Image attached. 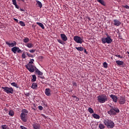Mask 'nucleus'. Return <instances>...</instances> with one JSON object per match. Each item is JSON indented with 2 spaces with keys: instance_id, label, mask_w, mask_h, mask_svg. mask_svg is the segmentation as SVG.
I'll list each match as a JSON object with an SVG mask.
<instances>
[{
  "instance_id": "nucleus-55",
  "label": "nucleus",
  "mask_w": 129,
  "mask_h": 129,
  "mask_svg": "<svg viewBox=\"0 0 129 129\" xmlns=\"http://www.w3.org/2000/svg\"><path fill=\"white\" fill-rule=\"evenodd\" d=\"M22 1V2H25V0H21Z\"/></svg>"
},
{
  "instance_id": "nucleus-1",
  "label": "nucleus",
  "mask_w": 129,
  "mask_h": 129,
  "mask_svg": "<svg viewBox=\"0 0 129 129\" xmlns=\"http://www.w3.org/2000/svg\"><path fill=\"white\" fill-rule=\"evenodd\" d=\"M25 67L29 72H31V73L35 72V71L36 74H38L39 76H42V75H43V73L40 71L39 69H37V68L33 64H26L25 65Z\"/></svg>"
},
{
  "instance_id": "nucleus-21",
  "label": "nucleus",
  "mask_w": 129,
  "mask_h": 129,
  "mask_svg": "<svg viewBox=\"0 0 129 129\" xmlns=\"http://www.w3.org/2000/svg\"><path fill=\"white\" fill-rule=\"evenodd\" d=\"M37 87H38V84H37V83H32L31 88H32L33 89H36Z\"/></svg>"
},
{
  "instance_id": "nucleus-33",
  "label": "nucleus",
  "mask_w": 129,
  "mask_h": 129,
  "mask_svg": "<svg viewBox=\"0 0 129 129\" xmlns=\"http://www.w3.org/2000/svg\"><path fill=\"white\" fill-rule=\"evenodd\" d=\"M88 111L90 112V113H93L94 112V111L93 110V109L91 107H89L88 108Z\"/></svg>"
},
{
  "instance_id": "nucleus-10",
  "label": "nucleus",
  "mask_w": 129,
  "mask_h": 129,
  "mask_svg": "<svg viewBox=\"0 0 129 129\" xmlns=\"http://www.w3.org/2000/svg\"><path fill=\"white\" fill-rule=\"evenodd\" d=\"M125 101V98L123 96H121L119 98L118 103L119 104H124Z\"/></svg>"
},
{
  "instance_id": "nucleus-50",
  "label": "nucleus",
  "mask_w": 129,
  "mask_h": 129,
  "mask_svg": "<svg viewBox=\"0 0 129 129\" xmlns=\"http://www.w3.org/2000/svg\"><path fill=\"white\" fill-rule=\"evenodd\" d=\"M27 56H28V57H31V55L32 54H31L30 53H27Z\"/></svg>"
},
{
  "instance_id": "nucleus-11",
  "label": "nucleus",
  "mask_w": 129,
  "mask_h": 129,
  "mask_svg": "<svg viewBox=\"0 0 129 129\" xmlns=\"http://www.w3.org/2000/svg\"><path fill=\"white\" fill-rule=\"evenodd\" d=\"M20 117L21 120L23 121L24 122H27V120H28L27 118V115H23L21 114Z\"/></svg>"
},
{
  "instance_id": "nucleus-18",
  "label": "nucleus",
  "mask_w": 129,
  "mask_h": 129,
  "mask_svg": "<svg viewBox=\"0 0 129 129\" xmlns=\"http://www.w3.org/2000/svg\"><path fill=\"white\" fill-rule=\"evenodd\" d=\"M92 116H93V117L96 119H99V118H100V116L96 113H93L92 114Z\"/></svg>"
},
{
  "instance_id": "nucleus-16",
  "label": "nucleus",
  "mask_w": 129,
  "mask_h": 129,
  "mask_svg": "<svg viewBox=\"0 0 129 129\" xmlns=\"http://www.w3.org/2000/svg\"><path fill=\"white\" fill-rule=\"evenodd\" d=\"M45 94L47 96H50L51 95V90L49 88H46L45 89Z\"/></svg>"
},
{
  "instance_id": "nucleus-27",
  "label": "nucleus",
  "mask_w": 129,
  "mask_h": 129,
  "mask_svg": "<svg viewBox=\"0 0 129 129\" xmlns=\"http://www.w3.org/2000/svg\"><path fill=\"white\" fill-rule=\"evenodd\" d=\"M11 85L12 86H14V87H16V88H19V86H18V84H17V83H16L15 82L12 83Z\"/></svg>"
},
{
  "instance_id": "nucleus-15",
  "label": "nucleus",
  "mask_w": 129,
  "mask_h": 129,
  "mask_svg": "<svg viewBox=\"0 0 129 129\" xmlns=\"http://www.w3.org/2000/svg\"><path fill=\"white\" fill-rule=\"evenodd\" d=\"M60 38L61 40L63 41V42H66V41L68 40V38H67V36H66V35L64 34H60Z\"/></svg>"
},
{
  "instance_id": "nucleus-22",
  "label": "nucleus",
  "mask_w": 129,
  "mask_h": 129,
  "mask_svg": "<svg viewBox=\"0 0 129 129\" xmlns=\"http://www.w3.org/2000/svg\"><path fill=\"white\" fill-rule=\"evenodd\" d=\"M116 63L117 64L121 66V65H123V61H121V60H116Z\"/></svg>"
},
{
  "instance_id": "nucleus-29",
  "label": "nucleus",
  "mask_w": 129,
  "mask_h": 129,
  "mask_svg": "<svg viewBox=\"0 0 129 129\" xmlns=\"http://www.w3.org/2000/svg\"><path fill=\"white\" fill-rule=\"evenodd\" d=\"M72 97H73V98H74V100H75L76 101H79V98L77 97L76 96L72 95Z\"/></svg>"
},
{
  "instance_id": "nucleus-56",
  "label": "nucleus",
  "mask_w": 129,
  "mask_h": 129,
  "mask_svg": "<svg viewBox=\"0 0 129 129\" xmlns=\"http://www.w3.org/2000/svg\"><path fill=\"white\" fill-rule=\"evenodd\" d=\"M127 53H128V54L129 55V52L127 51Z\"/></svg>"
},
{
  "instance_id": "nucleus-2",
  "label": "nucleus",
  "mask_w": 129,
  "mask_h": 129,
  "mask_svg": "<svg viewBox=\"0 0 129 129\" xmlns=\"http://www.w3.org/2000/svg\"><path fill=\"white\" fill-rule=\"evenodd\" d=\"M97 100L99 103H105L106 101H108L107 96L105 94H101L97 97Z\"/></svg>"
},
{
  "instance_id": "nucleus-30",
  "label": "nucleus",
  "mask_w": 129,
  "mask_h": 129,
  "mask_svg": "<svg viewBox=\"0 0 129 129\" xmlns=\"http://www.w3.org/2000/svg\"><path fill=\"white\" fill-rule=\"evenodd\" d=\"M76 49L78 51H83L84 50V48H83L82 47H76Z\"/></svg>"
},
{
  "instance_id": "nucleus-41",
  "label": "nucleus",
  "mask_w": 129,
  "mask_h": 129,
  "mask_svg": "<svg viewBox=\"0 0 129 129\" xmlns=\"http://www.w3.org/2000/svg\"><path fill=\"white\" fill-rule=\"evenodd\" d=\"M22 58H23V59H26V54H25V53H23L22 54Z\"/></svg>"
},
{
  "instance_id": "nucleus-53",
  "label": "nucleus",
  "mask_w": 129,
  "mask_h": 129,
  "mask_svg": "<svg viewBox=\"0 0 129 129\" xmlns=\"http://www.w3.org/2000/svg\"><path fill=\"white\" fill-rule=\"evenodd\" d=\"M20 11H21V12H24V9H20Z\"/></svg>"
},
{
  "instance_id": "nucleus-43",
  "label": "nucleus",
  "mask_w": 129,
  "mask_h": 129,
  "mask_svg": "<svg viewBox=\"0 0 129 129\" xmlns=\"http://www.w3.org/2000/svg\"><path fill=\"white\" fill-rule=\"evenodd\" d=\"M115 56V57H118V58H122V57L119 54H116Z\"/></svg>"
},
{
  "instance_id": "nucleus-9",
  "label": "nucleus",
  "mask_w": 129,
  "mask_h": 129,
  "mask_svg": "<svg viewBox=\"0 0 129 129\" xmlns=\"http://www.w3.org/2000/svg\"><path fill=\"white\" fill-rule=\"evenodd\" d=\"M6 44L8 45L9 48H13V47L17 46V42L16 41H13L12 43H11L10 41H6Z\"/></svg>"
},
{
  "instance_id": "nucleus-14",
  "label": "nucleus",
  "mask_w": 129,
  "mask_h": 129,
  "mask_svg": "<svg viewBox=\"0 0 129 129\" xmlns=\"http://www.w3.org/2000/svg\"><path fill=\"white\" fill-rule=\"evenodd\" d=\"M114 22V25L116 26L117 27H118L119 26H120L121 25V22L119 21V20L117 19H115L113 20Z\"/></svg>"
},
{
  "instance_id": "nucleus-45",
  "label": "nucleus",
  "mask_w": 129,
  "mask_h": 129,
  "mask_svg": "<svg viewBox=\"0 0 129 129\" xmlns=\"http://www.w3.org/2000/svg\"><path fill=\"white\" fill-rule=\"evenodd\" d=\"M20 128H21V129H27V127H25V126H23V125H21V126H20Z\"/></svg>"
},
{
  "instance_id": "nucleus-40",
  "label": "nucleus",
  "mask_w": 129,
  "mask_h": 129,
  "mask_svg": "<svg viewBox=\"0 0 129 129\" xmlns=\"http://www.w3.org/2000/svg\"><path fill=\"white\" fill-rule=\"evenodd\" d=\"M12 3L14 5H17V0H12Z\"/></svg>"
},
{
  "instance_id": "nucleus-39",
  "label": "nucleus",
  "mask_w": 129,
  "mask_h": 129,
  "mask_svg": "<svg viewBox=\"0 0 129 129\" xmlns=\"http://www.w3.org/2000/svg\"><path fill=\"white\" fill-rule=\"evenodd\" d=\"M30 53H35L36 52V49H30L29 50Z\"/></svg>"
},
{
  "instance_id": "nucleus-51",
  "label": "nucleus",
  "mask_w": 129,
  "mask_h": 129,
  "mask_svg": "<svg viewBox=\"0 0 129 129\" xmlns=\"http://www.w3.org/2000/svg\"><path fill=\"white\" fill-rule=\"evenodd\" d=\"M84 53H85L86 54H88V52L86 51V49H84Z\"/></svg>"
},
{
  "instance_id": "nucleus-38",
  "label": "nucleus",
  "mask_w": 129,
  "mask_h": 129,
  "mask_svg": "<svg viewBox=\"0 0 129 129\" xmlns=\"http://www.w3.org/2000/svg\"><path fill=\"white\" fill-rule=\"evenodd\" d=\"M103 66L104 68H107V63H106V62H104L103 63Z\"/></svg>"
},
{
  "instance_id": "nucleus-28",
  "label": "nucleus",
  "mask_w": 129,
  "mask_h": 129,
  "mask_svg": "<svg viewBox=\"0 0 129 129\" xmlns=\"http://www.w3.org/2000/svg\"><path fill=\"white\" fill-rule=\"evenodd\" d=\"M29 41H30V39L28 37H25L24 39H23V42L24 43H28Z\"/></svg>"
},
{
  "instance_id": "nucleus-47",
  "label": "nucleus",
  "mask_w": 129,
  "mask_h": 129,
  "mask_svg": "<svg viewBox=\"0 0 129 129\" xmlns=\"http://www.w3.org/2000/svg\"><path fill=\"white\" fill-rule=\"evenodd\" d=\"M123 8H125V9H128L129 6L128 5H125V6H123Z\"/></svg>"
},
{
  "instance_id": "nucleus-19",
  "label": "nucleus",
  "mask_w": 129,
  "mask_h": 129,
  "mask_svg": "<svg viewBox=\"0 0 129 129\" xmlns=\"http://www.w3.org/2000/svg\"><path fill=\"white\" fill-rule=\"evenodd\" d=\"M28 113H29V112L27 109H22L21 114H23L24 115H28Z\"/></svg>"
},
{
  "instance_id": "nucleus-13",
  "label": "nucleus",
  "mask_w": 129,
  "mask_h": 129,
  "mask_svg": "<svg viewBox=\"0 0 129 129\" xmlns=\"http://www.w3.org/2000/svg\"><path fill=\"white\" fill-rule=\"evenodd\" d=\"M34 129H41V125L38 123H34L32 124Z\"/></svg>"
},
{
  "instance_id": "nucleus-3",
  "label": "nucleus",
  "mask_w": 129,
  "mask_h": 129,
  "mask_svg": "<svg viewBox=\"0 0 129 129\" xmlns=\"http://www.w3.org/2000/svg\"><path fill=\"white\" fill-rule=\"evenodd\" d=\"M119 112V109L117 107L111 106V108L109 110L107 111V113L109 115H116L117 113Z\"/></svg>"
},
{
  "instance_id": "nucleus-34",
  "label": "nucleus",
  "mask_w": 129,
  "mask_h": 129,
  "mask_svg": "<svg viewBox=\"0 0 129 129\" xmlns=\"http://www.w3.org/2000/svg\"><path fill=\"white\" fill-rule=\"evenodd\" d=\"M35 61V60L34 59H30V61L29 62V63L27 64V65H32V64L34 63V62Z\"/></svg>"
},
{
  "instance_id": "nucleus-48",
  "label": "nucleus",
  "mask_w": 129,
  "mask_h": 129,
  "mask_svg": "<svg viewBox=\"0 0 129 129\" xmlns=\"http://www.w3.org/2000/svg\"><path fill=\"white\" fill-rule=\"evenodd\" d=\"M14 20L16 22V23H18L19 22V20H18V19H16V18H14Z\"/></svg>"
},
{
  "instance_id": "nucleus-17",
  "label": "nucleus",
  "mask_w": 129,
  "mask_h": 129,
  "mask_svg": "<svg viewBox=\"0 0 129 129\" xmlns=\"http://www.w3.org/2000/svg\"><path fill=\"white\" fill-rule=\"evenodd\" d=\"M36 5L37 6L38 8H40V9H42V7H43V4H42V3H41V2L38 0H36Z\"/></svg>"
},
{
  "instance_id": "nucleus-37",
  "label": "nucleus",
  "mask_w": 129,
  "mask_h": 129,
  "mask_svg": "<svg viewBox=\"0 0 129 129\" xmlns=\"http://www.w3.org/2000/svg\"><path fill=\"white\" fill-rule=\"evenodd\" d=\"M2 127L3 129H7L8 126L7 125H2Z\"/></svg>"
},
{
  "instance_id": "nucleus-31",
  "label": "nucleus",
  "mask_w": 129,
  "mask_h": 129,
  "mask_svg": "<svg viewBox=\"0 0 129 129\" xmlns=\"http://www.w3.org/2000/svg\"><path fill=\"white\" fill-rule=\"evenodd\" d=\"M14 115H15V112H14V111L11 110L9 111V115H11V116H14Z\"/></svg>"
},
{
  "instance_id": "nucleus-44",
  "label": "nucleus",
  "mask_w": 129,
  "mask_h": 129,
  "mask_svg": "<svg viewBox=\"0 0 129 129\" xmlns=\"http://www.w3.org/2000/svg\"><path fill=\"white\" fill-rule=\"evenodd\" d=\"M14 6H15V8L16 9H20V7L18 6V4L14 5Z\"/></svg>"
},
{
  "instance_id": "nucleus-26",
  "label": "nucleus",
  "mask_w": 129,
  "mask_h": 129,
  "mask_svg": "<svg viewBox=\"0 0 129 129\" xmlns=\"http://www.w3.org/2000/svg\"><path fill=\"white\" fill-rule=\"evenodd\" d=\"M99 128L100 129L105 128V126L104 125V124H103L102 123H100L99 124Z\"/></svg>"
},
{
  "instance_id": "nucleus-25",
  "label": "nucleus",
  "mask_w": 129,
  "mask_h": 129,
  "mask_svg": "<svg viewBox=\"0 0 129 129\" xmlns=\"http://www.w3.org/2000/svg\"><path fill=\"white\" fill-rule=\"evenodd\" d=\"M37 80V77H36V75H34L32 76V79H31L32 82H35L36 80Z\"/></svg>"
},
{
  "instance_id": "nucleus-7",
  "label": "nucleus",
  "mask_w": 129,
  "mask_h": 129,
  "mask_svg": "<svg viewBox=\"0 0 129 129\" xmlns=\"http://www.w3.org/2000/svg\"><path fill=\"white\" fill-rule=\"evenodd\" d=\"M74 40L78 44H82L83 43V39L81 38L80 36H75L74 37Z\"/></svg>"
},
{
  "instance_id": "nucleus-36",
  "label": "nucleus",
  "mask_w": 129,
  "mask_h": 129,
  "mask_svg": "<svg viewBox=\"0 0 129 129\" xmlns=\"http://www.w3.org/2000/svg\"><path fill=\"white\" fill-rule=\"evenodd\" d=\"M57 42H58V43L60 44H61V45H64V42H63V41H62L61 39H58Z\"/></svg>"
},
{
  "instance_id": "nucleus-23",
  "label": "nucleus",
  "mask_w": 129,
  "mask_h": 129,
  "mask_svg": "<svg viewBox=\"0 0 129 129\" xmlns=\"http://www.w3.org/2000/svg\"><path fill=\"white\" fill-rule=\"evenodd\" d=\"M97 2L101 4V5H102V6H105V3L103 0H97Z\"/></svg>"
},
{
  "instance_id": "nucleus-4",
  "label": "nucleus",
  "mask_w": 129,
  "mask_h": 129,
  "mask_svg": "<svg viewBox=\"0 0 129 129\" xmlns=\"http://www.w3.org/2000/svg\"><path fill=\"white\" fill-rule=\"evenodd\" d=\"M106 37H103L101 38V41L102 44H111L112 43V39H111V36L108 35L106 34Z\"/></svg>"
},
{
  "instance_id": "nucleus-42",
  "label": "nucleus",
  "mask_w": 129,
  "mask_h": 129,
  "mask_svg": "<svg viewBox=\"0 0 129 129\" xmlns=\"http://www.w3.org/2000/svg\"><path fill=\"white\" fill-rule=\"evenodd\" d=\"M38 109H39V110H43V106H38Z\"/></svg>"
},
{
  "instance_id": "nucleus-12",
  "label": "nucleus",
  "mask_w": 129,
  "mask_h": 129,
  "mask_svg": "<svg viewBox=\"0 0 129 129\" xmlns=\"http://www.w3.org/2000/svg\"><path fill=\"white\" fill-rule=\"evenodd\" d=\"M110 97L112 99L113 102H117V96L114 95H110Z\"/></svg>"
},
{
  "instance_id": "nucleus-8",
  "label": "nucleus",
  "mask_w": 129,
  "mask_h": 129,
  "mask_svg": "<svg viewBox=\"0 0 129 129\" xmlns=\"http://www.w3.org/2000/svg\"><path fill=\"white\" fill-rule=\"evenodd\" d=\"M11 51L12 52H13L14 54H16L17 52L19 54H20V53H22V50H21L19 47H18L17 46H14V47L11 48Z\"/></svg>"
},
{
  "instance_id": "nucleus-35",
  "label": "nucleus",
  "mask_w": 129,
  "mask_h": 129,
  "mask_svg": "<svg viewBox=\"0 0 129 129\" xmlns=\"http://www.w3.org/2000/svg\"><path fill=\"white\" fill-rule=\"evenodd\" d=\"M41 105L43 107H47V103L45 102H42Z\"/></svg>"
},
{
  "instance_id": "nucleus-46",
  "label": "nucleus",
  "mask_w": 129,
  "mask_h": 129,
  "mask_svg": "<svg viewBox=\"0 0 129 129\" xmlns=\"http://www.w3.org/2000/svg\"><path fill=\"white\" fill-rule=\"evenodd\" d=\"M73 86H77V84H76V82H74L73 83Z\"/></svg>"
},
{
  "instance_id": "nucleus-49",
  "label": "nucleus",
  "mask_w": 129,
  "mask_h": 129,
  "mask_svg": "<svg viewBox=\"0 0 129 129\" xmlns=\"http://www.w3.org/2000/svg\"><path fill=\"white\" fill-rule=\"evenodd\" d=\"M39 59H40V60H42V59H43V56H39Z\"/></svg>"
},
{
  "instance_id": "nucleus-24",
  "label": "nucleus",
  "mask_w": 129,
  "mask_h": 129,
  "mask_svg": "<svg viewBox=\"0 0 129 129\" xmlns=\"http://www.w3.org/2000/svg\"><path fill=\"white\" fill-rule=\"evenodd\" d=\"M26 46L28 47V48H33V47H34V44H33L32 43H28L26 44Z\"/></svg>"
},
{
  "instance_id": "nucleus-54",
  "label": "nucleus",
  "mask_w": 129,
  "mask_h": 129,
  "mask_svg": "<svg viewBox=\"0 0 129 129\" xmlns=\"http://www.w3.org/2000/svg\"><path fill=\"white\" fill-rule=\"evenodd\" d=\"M30 57H31L32 58H33L34 56H33V55L31 54V55L30 56Z\"/></svg>"
},
{
  "instance_id": "nucleus-5",
  "label": "nucleus",
  "mask_w": 129,
  "mask_h": 129,
  "mask_svg": "<svg viewBox=\"0 0 129 129\" xmlns=\"http://www.w3.org/2000/svg\"><path fill=\"white\" fill-rule=\"evenodd\" d=\"M104 123L108 128H113V127H114V122L111 120L108 119L104 120Z\"/></svg>"
},
{
  "instance_id": "nucleus-6",
  "label": "nucleus",
  "mask_w": 129,
  "mask_h": 129,
  "mask_svg": "<svg viewBox=\"0 0 129 129\" xmlns=\"http://www.w3.org/2000/svg\"><path fill=\"white\" fill-rule=\"evenodd\" d=\"M2 89H3L4 91L7 93V94H13V93H14V89L12 87H2Z\"/></svg>"
},
{
  "instance_id": "nucleus-20",
  "label": "nucleus",
  "mask_w": 129,
  "mask_h": 129,
  "mask_svg": "<svg viewBox=\"0 0 129 129\" xmlns=\"http://www.w3.org/2000/svg\"><path fill=\"white\" fill-rule=\"evenodd\" d=\"M37 25H38L39 27H41V28L42 29V30H44L45 29V27L44 26V24L40 22H37Z\"/></svg>"
},
{
  "instance_id": "nucleus-32",
  "label": "nucleus",
  "mask_w": 129,
  "mask_h": 129,
  "mask_svg": "<svg viewBox=\"0 0 129 129\" xmlns=\"http://www.w3.org/2000/svg\"><path fill=\"white\" fill-rule=\"evenodd\" d=\"M18 23L20 24V26H21L22 27H25V26H26L25 22L23 21H20V22H19Z\"/></svg>"
},
{
  "instance_id": "nucleus-52",
  "label": "nucleus",
  "mask_w": 129,
  "mask_h": 129,
  "mask_svg": "<svg viewBox=\"0 0 129 129\" xmlns=\"http://www.w3.org/2000/svg\"><path fill=\"white\" fill-rule=\"evenodd\" d=\"M40 78H41V79H44V77H40Z\"/></svg>"
}]
</instances>
